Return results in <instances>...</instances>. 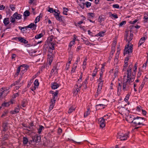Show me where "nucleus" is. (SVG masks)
<instances>
[{"instance_id": "54", "label": "nucleus", "mask_w": 148, "mask_h": 148, "mask_svg": "<svg viewBox=\"0 0 148 148\" xmlns=\"http://www.w3.org/2000/svg\"><path fill=\"white\" fill-rule=\"evenodd\" d=\"M15 19L16 18L14 17H11L10 18V19H11L10 21L12 23H14L15 21Z\"/></svg>"}, {"instance_id": "51", "label": "nucleus", "mask_w": 148, "mask_h": 148, "mask_svg": "<svg viewBox=\"0 0 148 148\" xmlns=\"http://www.w3.org/2000/svg\"><path fill=\"white\" fill-rule=\"evenodd\" d=\"M97 69H95L93 73H92V77H94L96 76V75L97 74Z\"/></svg>"}, {"instance_id": "45", "label": "nucleus", "mask_w": 148, "mask_h": 148, "mask_svg": "<svg viewBox=\"0 0 148 148\" xmlns=\"http://www.w3.org/2000/svg\"><path fill=\"white\" fill-rule=\"evenodd\" d=\"M103 72H101L100 73V77L99 79L98 80V81H103L102 80V75H103Z\"/></svg>"}, {"instance_id": "15", "label": "nucleus", "mask_w": 148, "mask_h": 148, "mask_svg": "<svg viewBox=\"0 0 148 148\" xmlns=\"http://www.w3.org/2000/svg\"><path fill=\"white\" fill-rule=\"evenodd\" d=\"M33 141L34 142L37 143L40 140V137L39 136L36 135L32 137Z\"/></svg>"}, {"instance_id": "62", "label": "nucleus", "mask_w": 148, "mask_h": 148, "mask_svg": "<svg viewBox=\"0 0 148 148\" xmlns=\"http://www.w3.org/2000/svg\"><path fill=\"white\" fill-rule=\"evenodd\" d=\"M10 8L11 9H14L16 8L13 5H11Z\"/></svg>"}, {"instance_id": "3", "label": "nucleus", "mask_w": 148, "mask_h": 148, "mask_svg": "<svg viewBox=\"0 0 148 148\" xmlns=\"http://www.w3.org/2000/svg\"><path fill=\"white\" fill-rule=\"evenodd\" d=\"M48 11L50 13H53L57 20L59 21L62 20L61 18L59 16L60 12L58 10H48Z\"/></svg>"}, {"instance_id": "30", "label": "nucleus", "mask_w": 148, "mask_h": 148, "mask_svg": "<svg viewBox=\"0 0 148 148\" xmlns=\"http://www.w3.org/2000/svg\"><path fill=\"white\" fill-rule=\"evenodd\" d=\"M121 86L120 83L119 84V85L117 88V94L119 95H120L121 91Z\"/></svg>"}, {"instance_id": "56", "label": "nucleus", "mask_w": 148, "mask_h": 148, "mask_svg": "<svg viewBox=\"0 0 148 148\" xmlns=\"http://www.w3.org/2000/svg\"><path fill=\"white\" fill-rule=\"evenodd\" d=\"M6 125L5 124H4L3 125V130L4 131L7 130Z\"/></svg>"}, {"instance_id": "35", "label": "nucleus", "mask_w": 148, "mask_h": 148, "mask_svg": "<svg viewBox=\"0 0 148 148\" xmlns=\"http://www.w3.org/2000/svg\"><path fill=\"white\" fill-rule=\"evenodd\" d=\"M137 68V64L136 63L134 66V68L133 69L134 72L132 73V75L134 76L135 74V73L136 71Z\"/></svg>"}, {"instance_id": "14", "label": "nucleus", "mask_w": 148, "mask_h": 148, "mask_svg": "<svg viewBox=\"0 0 148 148\" xmlns=\"http://www.w3.org/2000/svg\"><path fill=\"white\" fill-rule=\"evenodd\" d=\"M125 78H123L124 82L123 84V90L124 91H127L128 90V84H126L125 81Z\"/></svg>"}, {"instance_id": "28", "label": "nucleus", "mask_w": 148, "mask_h": 148, "mask_svg": "<svg viewBox=\"0 0 148 148\" xmlns=\"http://www.w3.org/2000/svg\"><path fill=\"white\" fill-rule=\"evenodd\" d=\"M77 63H74L71 71V73H73L75 72V70L77 68Z\"/></svg>"}, {"instance_id": "7", "label": "nucleus", "mask_w": 148, "mask_h": 148, "mask_svg": "<svg viewBox=\"0 0 148 148\" xmlns=\"http://www.w3.org/2000/svg\"><path fill=\"white\" fill-rule=\"evenodd\" d=\"M28 66L27 65L25 64H22L20 66L18 67L17 69L16 74L18 75L21 71V70L26 71Z\"/></svg>"}, {"instance_id": "37", "label": "nucleus", "mask_w": 148, "mask_h": 148, "mask_svg": "<svg viewBox=\"0 0 148 148\" xmlns=\"http://www.w3.org/2000/svg\"><path fill=\"white\" fill-rule=\"evenodd\" d=\"M87 61V59L86 58H85L84 60V61L83 62V64L82 65V68L84 70L85 68H86V61Z\"/></svg>"}, {"instance_id": "52", "label": "nucleus", "mask_w": 148, "mask_h": 148, "mask_svg": "<svg viewBox=\"0 0 148 148\" xmlns=\"http://www.w3.org/2000/svg\"><path fill=\"white\" fill-rule=\"evenodd\" d=\"M118 69L117 68H115V71H114V76H115V77H116V76H117V74L118 73Z\"/></svg>"}, {"instance_id": "10", "label": "nucleus", "mask_w": 148, "mask_h": 148, "mask_svg": "<svg viewBox=\"0 0 148 148\" xmlns=\"http://www.w3.org/2000/svg\"><path fill=\"white\" fill-rule=\"evenodd\" d=\"M103 81H98V88L97 90V93L98 94L100 93V92L102 89L103 82Z\"/></svg>"}, {"instance_id": "4", "label": "nucleus", "mask_w": 148, "mask_h": 148, "mask_svg": "<svg viewBox=\"0 0 148 148\" xmlns=\"http://www.w3.org/2000/svg\"><path fill=\"white\" fill-rule=\"evenodd\" d=\"M106 116H108V115H105L103 117L99 119V123L100 125V127L103 128L106 125L105 120H106L107 119L109 118V117L108 116L107 118H106Z\"/></svg>"}, {"instance_id": "60", "label": "nucleus", "mask_w": 148, "mask_h": 148, "mask_svg": "<svg viewBox=\"0 0 148 148\" xmlns=\"http://www.w3.org/2000/svg\"><path fill=\"white\" fill-rule=\"evenodd\" d=\"M128 63H124V67H123L124 68L123 69V70H125V69L128 66Z\"/></svg>"}, {"instance_id": "49", "label": "nucleus", "mask_w": 148, "mask_h": 148, "mask_svg": "<svg viewBox=\"0 0 148 148\" xmlns=\"http://www.w3.org/2000/svg\"><path fill=\"white\" fill-rule=\"evenodd\" d=\"M85 4L86 6V7L87 8H88L90 7L91 5V3L88 2H85Z\"/></svg>"}, {"instance_id": "31", "label": "nucleus", "mask_w": 148, "mask_h": 148, "mask_svg": "<svg viewBox=\"0 0 148 148\" xmlns=\"http://www.w3.org/2000/svg\"><path fill=\"white\" fill-rule=\"evenodd\" d=\"M18 39L19 41L22 42H23L25 44H27L28 43L27 41L22 38L19 37L18 38Z\"/></svg>"}, {"instance_id": "26", "label": "nucleus", "mask_w": 148, "mask_h": 148, "mask_svg": "<svg viewBox=\"0 0 148 148\" xmlns=\"http://www.w3.org/2000/svg\"><path fill=\"white\" fill-rule=\"evenodd\" d=\"M106 105L104 104H99L97 105L96 106V107L98 109H103L105 108V106H106Z\"/></svg>"}, {"instance_id": "64", "label": "nucleus", "mask_w": 148, "mask_h": 148, "mask_svg": "<svg viewBox=\"0 0 148 148\" xmlns=\"http://www.w3.org/2000/svg\"><path fill=\"white\" fill-rule=\"evenodd\" d=\"M18 93H16V94H15L14 95L13 97L14 98H16V97H18Z\"/></svg>"}, {"instance_id": "41", "label": "nucleus", "mask_w": 148, "mask_h": 148, "mask_svg": "<svg viewBox=\"0 0 148 148\" xmlns=\"http://www.w3.org/2000/svg\"><path fill=\"white\" fill-rule=\"evenodd\" d=\"M75 108L74 107L72 106L69 109L68 111V113H71L73 112L75 109Z\"/></svg>"}, {"instance_id": "44", "label": "nucleus", "mask_w": 148, "mask_h": 148, "mask_svg": "<svg viewBox=\"0 0 148 148\" xmlns=\"http://www.w3.org/2000/svg\"><path fill=\"white\" fill-rule=\"evenodd\" d=\"M30 12L27 10L24 13V15L25 17L29 16L30 15Z\"/></svg>"}, {"instance_id": "8", "label": "nucleus", "mask_w": 148, "mask_h": 148, "mask_svg": "<svg viewBox=\"0 0 148 148\" xmlns=\"http://www.w3.org/2000/svg\"><path fill=\"white\" fill-rule=\"evenodd\" d=\"M128 137L127 134H124L122 133H119L118 134L117 138H119L121 140H126Z\"/></svg>"}, {"instance_id": "59", "label": "nucleus", "mask_w": 148, "mask_h": 148, "mask_svg": "<svg viewBox=\"0 0 148 148\" xmlns=\"http://www.w3.org/2000/svg\"><path fill=\"white\" fill-rule=\"evenodd\" d=\"M14 112L16 113H18L19 112V107L18 106V108H16L15 109Z\"/></svg>"}, {"instance_id": "21", "label": "nucleus", "mask_w": 148, "mask_h": 148, "mask_svg": "<svg viewBox=\"0 0 148 148\" xmlns=\"http://www.w3.org/2000/svg\"><path fill=\"white\" fill-rule=\"evenodd\" d=\"M55 103V99H51V104L49 108V110H52L54 106Z\"/></svg>"}, {"instance_id": "39", "label": "nucleus", "mask_w": 148, "mask_h": 148, "mask_svg": "<svg viewBox=\"0 0 148 148\" xmlns=\"http://www.w3.org/2000/svg\"><path fill=\"white\" fill-rule=\"evenodd\" d=\"M90 113L89 109H88L86 112L84 113V116L85 117H87L88 115H89Z\"/></svg>"}, {"instance_id": "19", "label": "nucleus", "mask_w": 148, "mask_h": 148, "mask_svg": "<svg viewBox=\"0 0 148 148\" xmlns=\"http://www.w3.org/2000/svg\"><path fill=\"white\" fill-rule=\"evenodd\" d=\"M81 87L80 85L77 84L75 86V90L74 91V93L75 94H76L77 92L80 91V88Z\"/></svg>"}, {"instance_id": "34", "label": "nucleus", "mask_w": 148, "mask_h": 148, "mask_svg": "<svg viewBox=\"0 0 148 148\" xmlns=\"http://www.w3.org/2000/svg\"><path fill=\"white\" fill-rule=\"evenodd\" d=\"M109 14L110 16L112 18H118L116 14H112L111 12H109Z\"/></svg>"}, {"instance_id": "23", "label": "nucleus", "mask_w": 148, "mask_h": 148, "mask_svg": "<svg viewBox=\"0 0 148 148\" xmlns=\"http://www.w3.org/2000/svg\"><path fill=\"white\" fill-rule=\"evenodd\" d=\"M48 61H49V65H50L53 60L52 54H48Z\"/></svg>"}, {"instance_id": "29", "label": "nucleus", "mask_w": 148, "mask_h": 148, "mask_svg": "<svg viewBox=\"0 0 148 148\" xmlns=\"http://www.w3.org/2000/svg\"><path fill=\"white\" fill-rule=\"evenodd\" d=\"M145 39L146 38L145 37H142L140 38L138 44L139 46L141 45L144 42Z\"/></svg>"}, {"instance_id": "43", "label": "nucleus", "mask_w": 148, "mask_h": 148, "mask_svg": "<svg viewBox=\"0 0 148 148\" xmlns=\"http://www.w3.org/2000/svg\"><path fill=\"white\" fill-rule=\"evenodd\" d=\"M43 35L42 33H40L39 34L35 36V38L36 39H38L42 37Z\"/></svg>"}, {"instance_id": "1", "label": "nucleus", "mask_w": 148, "mask_h": 148, "mask_svg": "<svg viewBox=\"0 0 148 148\" xmlns=\"http://www.w3.org/2000/svg\"><path fill=\"white\" fill-rule=\"evenodd\" d=\"M143 119V118L140 117H134L132 123V125L135 126L140 125L141 124H142L143 125H144L142 122V121Z\"/></svg>"}, {"instance_id": "6", "label": "nucleus", "mask_w": 148, "mask_h": 148, "mask_svg": "<svg viewBox=\"0 0 148 148\" xmlns=\"http://www.w3.org/2000/svg\"><path fill=\"white\" fill-rule=\"evenodd\" d=\"M129 45L130 43L128 44L127 46L125 47L124 52V55L126 54L131 53L132 52L133 45H131L129 46Z\"/></svg>"}, {"instance_id": "13", "label": "nucleus", "mask_w": 148, "mask_h": 148, "mask_svg": "<svg viewBox=\"0 0 148 148\" xmlns=\"http://www.w3.org/2000/svg\"><path fill=\"white\" fill-rule=\"evenodd\" d=\"M132 67V65H129V66L128 69L127 71V78H129L130 77H131V70Z\"/></svg>"}, {"instance_id": "50", "label": "nucleus", "mask_w": 148, "mask_h": 148, "mask_svg": "<svg viewBox=\"0 0 148 148\" xmlns=\"http://www.w3.org/2000/svg\"><path fill=\"white\" fill-rule=\"evenodd\" d=\"M112 6L114 8H122L121 7L119 8V5L117 4H114L112 5Z\"/></svg>"}, {"instance_id": "47", "label": "nucleus", "mask_w": 148, "mask_h": 148, "mask_svg": "<svg viewBox=\"0 0 148 148\" xmlns=\"http://www.w3.org/2000/svg\"><path fill=\"white\" fill-rule=\"evenodd\" d=\"M44 127L42 125L39 126V128L38 130V133L40 134L41 133L42 130L43 129Z\"/></svg>"}, {"instance_id": "17", "label": "nucleus", "mask_w": 148, "mask_h": 148, "mask_svg": "<svg viewBox=\"0 0 148 148\" xmlns=\"http://www.w3.org/2000/svg\"><path fill=\"white\" fill-rule=\"evenodd\" d=\"M34 88H32L31 89V90L32 91H34L35 90L36 88L39 86V82H38V79H36L35 80V81L34 82Z\"/></svg>"}, {"instance_id": "12", "label": "nucleus", "mask_w": 148, "mask_h": 148, "mask_svg": "<svg viewBox=\"0 0 148 148\" xmlns=\"http://www.w3.org/2000/svg\"><path fill=\"white\" fill-rule=\"evenodd\" d=\"M14 102V100H11L9 102H4L2 104L1 106L0 107V109L2 107L8 106L10 105V104H13Z\"/></svg>"}, {"instance_id": "25", "label": "nucleus", "mask_w": 148, "mask_h": 148, "mask_svg": "<svg viewBox=\"0 0 148 148\" xmlns=\"http://www.w3.org/2000/svg\"><path fill=\"white\" fill-rule=\"evenodd\" d=\"M13 17H14L16 19H19L21 18V15L20 14L15 13L13 14Z\"/></svg>"}, {"instance_id": "55", "label": "nucleus", "mask_w": 148, "mask_h": 148, "mask_svg": "<svg viewBox=\"0 0 148 148\" xmlns=\"http://www.w3.org/2000/svg\"><path fill=\"white\" fill-rule=\"evenodd\" d=\"M126 23V22L125 21H123L121 23L119 24V26H121L123 25H125V24Z\"/></svg>"}, {"instance_id": "58", "label": "nucleus", "mask_w": 148, "mask_h": 148, "mask_svg": "<svg viewBox=\"0 0 148 148\" xmlns=\"http://www.w3.org/2000/svg\"><path fill=\"white\" fill-rule=\"evenodd\" d=\"M122 109H123V111L121 112V113L122 114L124 115V114H125V113H124V112L125 111H127V110L125 109V108H122Z\"/></svg>"}, {"instance_id": "18", "label": "nucleus", "mask_w": 148, "mask_h": 148, "mask_svg": "<svg viewBox=\"0 0 148 148\" xmlns=\"http://www.w3.org/2000/svg\"><path fill=\"white\" fill-rule=\"evenodd\" d=\"M50 92L52 95V97L53 98V99H55L56 100V99L57 97L58 91H56V92H54L53 91H50Z\"/></svg>"}, {"instance_id": "32", "label": "nucleus", "mask_w": 148, "mask_h": 148, "mask_svg": "<svg viewBox=\"0 0 148 148\" xmlns=\"http://www.w3.org/2000/svg\"><path fill=\"white\" fill-rule=\"evenodd\" d=\"M81 39L83 40V41L86 45H88L90 44L88 40L86 38L84 37Z\"/></svg>"}, {"instance_id": "2", "label": "nucleus", "mask_w": 148, "mask_h": 148, "mask_svg": "<svg viewBox=\"0 0 148 148\" xmlns=\"http://www.w3.org/2000/svg\"><path fill=\"white\" fill-rule=\"evenodd\" d=\"M133 36V34L132 33L131 31H128L126 32L125 38L127 41H128V44L132 40Z\"/></svg>"}, {"instance_id": "48", "label": "nucleus", "mask_w": 148, "mask_h": 148, "mask_svg": "<svg viewBox=\"0 0 148 148\" xmlns=\"http://www.w3.org/2000/svg\"><path fill=\"white\" fill-rule=\"evenodd\" d=\"M120 54V52L117 51L116 54L115 58V61H117V59L119 58V55Z\"/></svg>"}, {"instance_id": "33", "label": "nucleus", "mask_w": 148, "mask_h": 148, "mask_svg": "<svg viewBox=\"0 0 148 148\" xmlns=\"http://www.w3.org/2000/svg\"><path fill=\"white\" fill-rule=\"evenodd\" d=\"M42 15L41 14H40L39 15L37 16V17L36 18L34 22L35 23H36L38 22H39L40 20V17H42Z\"/></svg>"}, {"instance_id": "24", "label": "nucleus", "mask_w": 148, "mask_h": 148, "mask_svg": "<svg viewBox=\"0 0 148 148\" xmlns=\"http://www.w3.org/2000/svg\"><path fill=\"white\" fill-rule=\"evenodd\" d=\"M19 85L18 82H16L14 84H11L10 86V87H11L13 86H16L15 88V89L17 90L19 88L20 86Z\"/></svg>"}, {"instance_id": "20", "label": "nucleus", "mask_w": 148, "mask_h": 148, "mask_svg": "<svg viewBox=\"0 0 148 148\" xmlns=\"http://www.w3.org/2000/svg\"><path fill=\"white\" fill-rule=\"evenodd\" d=\"M36 25L34 24V23H31L26 27V28H29L34 30L36 29Z\"/></svg>"}, {"instance_id": "61", "label": "nucleus", "mask_w": 148, "mask_h": 148, "mask_svg": "<svg viewBox=\"0 0 148 148\" xmlns=\"http://www.w3.org/2000/svg\"><path fill=\"white\" fill-rule=\"evenodd\" d=\"M144 22H146L148 20V17L146 16H145L144 17Z\"/></svg>"}, {"instance_id": "5", "label": "nucleus", "mask_w": 148, "mask_h": 148, "mask_svg": "<svg viewBox=\"0 0 148 148\" xmlns=\"http://www.w3.org/2000/svg\"><path fill=\"white\" fill-rule=\"evenodd\" d=\"M10 88H8V89L6 88H2L0 90V99L3 98L8 94V89Z\"/></svg>"}, {"instance_id": "38", "label": "nucleus", "mask_w": 148, "mask_h": 148, "mask_svg": "<svg viewBox=\"0 0 148 148\" xmlns=\"http://www.w3.org/2000/svg\"><path fill=\"white\" fill-rule=\"evenodd\" d=\"M75 44V41L73 40L70 42L69 45V49H71V47Z\"/></svg>"}, {"instance_id": "22", "label": "nucleus", "mask_w": 148, "mask_h": 148, "mask_svg": "<svg viewBox=\"0 0 148 148\" xmlns=\"http://www.w3.org/2000/svg\"><path fill=\"white\" fill-rule=\"evenodd\" d=\"M60 86V85L56 83H53L51 84V88L52 89H56Z\"/></svg>"}, {"instance_id": "16", "label": "nucleus", "mask_w": 148, "mask_h": 148, "mask_svg": "<svg viewBox=\"0 0 148 148\" xmlns=\"http://www.w3.org/2000/svg\"><path fill=\"white\" fill-rule=\"evenodd\" d=\"M125 78V82L127 83V84H130L133 81V79H132L131 77H130L129 78H127L126 76H124V78Z\"/></svg>"}, {"instance_id": "53", "label": "nucleus", "mask_w": 148, "mask_h": 148, "mask_svg": "<svg viewBox=\"0 0 148 148\" xmlns=\"http://www.w3.org/2000/svg\"><path fill=\"white\" fill-rule=\"evenodd\" d=\"M130 95L129 94H127L126 95L125 98L124 99V101L126 102H127L128 101V99H129Z\"/></svg>"}, {"instance_id": "11", "label": "nucleus", "mask_w": 148, "mask_h": 148, "mask_svg": "<svg viewBox=\"0 0 148 148\" xmlns=\"http://www.w3.org/2000/svg\"><path fill=\"white\" fill-rule=\"evenodd\" d=\"M134 117L132 115H130L126 116V119L129 123H132L133 119H134Z\"/></svg>"}, {"instance_id": "27", "label": "nucleus", "mask_w": 148, "mask_h": 148, "mask_svg": "<svg viewBox=\"0 0 148 148\" xmlns=\"http://www.w3.org/2000/svg\"><path fill=\"white\" fill-rule=\"evenodd\" d=\"M105 20V17L104 16H99L98 21L100 23H101L102 21H104Z\"/></svg>"}, {"instance_id": "40", "label": "nucleus", "mask_w": 148, "mask_h": 148, "mask_svg": "<svg viewBox=\"0 0 148 148\" xmlns=\"http://www.w3.org/2000/svg\"><path fill=\"white\" fill-rule=\"evenodd\" d=\"M105 32H100L98 34L96 35V36H99L100 37L103 36L104 35Z\"/></svg>"}, {"instance_id": "57", "label": "nucleus", "mask_w": 148, "mask_h": 148, "mask_svg": "<svg viewBox=\"0 0 148 148\" xmlns=\"http://www.w3.org/2000/svg\"><path fill=\"white\" fill-rule=\"evenodd\" d=\"M115 51V50L114 49V47H112V49L111 51V53L112 55H113L114 54V53Z\"/></svg>"}, {"instance_id": "46", "label": "nucleus", "mask_w": 148, "mask_h": 148, "mask_svg": "<svg viewBox=\"0 0 148 148\" xmlns=\"http://www.w3.org/2000/svg\"><path fill=\"white\" fill-rule=\"evenodd\" d=\"M95 14L93 13H88V16L89 18L94 17L95 16Z\"/></svg>"}, {"instance_id": "63", "label": "nucleus", "mask_w": 148, "mask_h": 148, "mask_svg": "<svg viewBox=\"0 0 148 148\" xmlns=\"http://www.w3.org/2000/svg\"><path fill=\"white\" fill-rule=\"evenodd\" d=\"M129 60V58L128 57L126 58L125 60L124 63H128L127 62Z\"/></svg>"}, {"instance_id": "36", "label": "nucleus", "mask_w": 148, "mask_h": 148, "mask_svg": "<svg viewBox=\"0 0 148 148\" xmlns=\"http://www.w3.org/2000/svg\"><path fill=\"white\" fill-rule=\"evenodd\" d=\"M4 25H7L10 23V21L8 18H5L3 21Z\"/></svg>"}, {"instance_id": "9", "label": "nucleus", "mask_w": 148, "mask_h": 148, "mask_svg": "<svg viewBox=\"0 0 148 148\" xmlns=\"http://www.w3.org/2000/svg\"><path fill=\"white\" fill-rule=\"evenodd\" d=\"M54 44L52 42H50L49 44L48 53L52 54L53 50L54 49Z\"/></svg>"}, {"instance_id": "42", "label": "nucleus", "mask_w": 148, "mask_h": 148, "mask_svg": "<svg viewBox=\"0 0 148 148\" xmlns=\"http://www.w3.org/2000/svg\"><path fill=\"white\" fill-rule=\"evenodd\" d=\"M28 141V139L27 138L25 137L23 138V142L24 144H26L27 143Z\"/></svg>"}]
</instances>
